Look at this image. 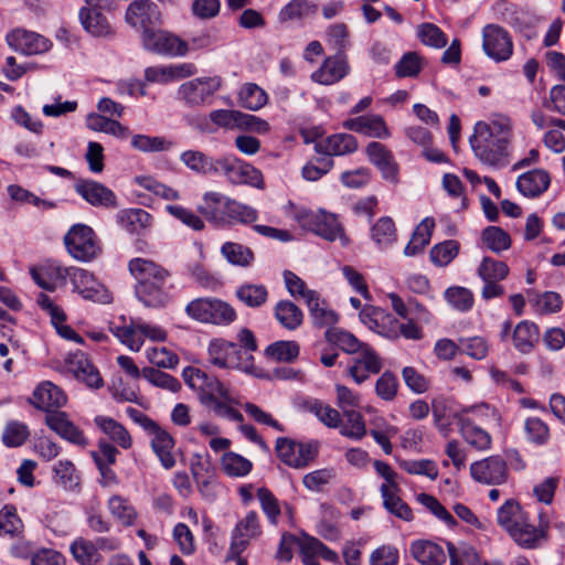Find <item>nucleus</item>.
Masks as SVG:
<instances>
[{
    "label": "nucleus",
    "mask_w": 565,
    "mask_h": 565,
    "mask_svg": "<svg viewBox=\"0 0 565 565\" xmlns=\"http://www.w3.org/2000/svg\"><path fill=\"white\" fill-rule=\"evenodd\" d=\"M512 122L509 117L497 116L490 122L478 121L469 142L475 156L484 164L503 168L509 163Z\"/></svg>",
    "instance_id": "nucleus-1"
},
{
    "label": "nucleus",
    "mask_w": 565,
    "mask_h": 565,
    "mask_svg": "<svg viewBox=\"0 0 565 565\" xmlns=\"http://www.w3.org/2000/svg\"><path fill=\"white\" fill-rule=\"evenodd\" d=\"M129 271L137 280L136 297L149 308H163L172 300L174 284L171 273L147 258H134L128 264Z\"/></svg>",
    "instance_id": "nucleus-2"
},
{
    "label": "nucleus",
    "mask_w": 565,
    "mask_h": 565,
    "mask_svg": "<svg viewBox=\"0 0 565 565\" xmlns=\"http://www.w3.org/2000/svg\"><path fill=\"white\" fill-rule=\"evenodd\" d=\"M182 376L185 384L196 392L201 404L217 417L228 422H243L242 413L235 408L237 402L216 377L194 366L185 367Z\"/></svg>",
    "instance_id": "nucleus-3"
},
{
    "label": "nucleus",
    "mask_w": 565,
    "mask_h": 565,
    "mask_svg": "<svg viewBox=\"0 0 565 565\" xmlns=\"http://www.w3.org/2000/svg\"><path fill=\"white\" fill-rule=\"evenodd\" d=\"M185 313L195 321L215 326H228L237 316L230 303L214 297L190 301L185 307Z\"/></svg>",
    "instance_id": "nucleus-4"
},
{
    "label": "nucleus",
    "mask_w": 565,
    "mask_h": 565,
    "mask_svg": "<svg viewBox=\"0 0 565 565\" xmlns=\"http://www.w3.org/2000/svg\"><path fill=\"white\" fill-rule=\"evenodd\" d=\"M63 241L67 253L82 263H89L102 253L96 233L86 224L77 223L71 226Z\"/></svg>",
    "instance_id": "nucleus-5"
},
{
    "label": "nucleus",
    "mask_w": 565,
    "mask_h": 565,
    "mask_svg": "<svg viewBox=\"0 0 565 565\" xmlns=\"http://www.w3.org/2000/svg\"><path fill=\"white\" fill-rule=\"evenodd\" d=\"M209 362L221 369H238L244 372L254 370V358L248 352H242L237 343L215 339L210 342Z\"/></svg>",
    "instance_id": "nucleus-6"
},
{
    "label": "nucleus",
    "mask_w": 565,
    "mask_h": 565,
    "mask_svg": "<svg viewBox=\"0 0 565 565\" xmlns=\"http://www.w3.org/2000/svg\"><path fill=\"white\" fill-rule=\"evenodd\" d=\"M65 402L64 392L51 382L40 384L31 397V403L36 408L45 411V424H73L67 413L56 409Z\"/></svg>",
    "instance_id": "nucleus-7"
},
{
    "label": "nucleus",
    "mask_w": 565,
    "mask_h": 565,
    "mask_svg": "<svg viewBox=\"0 0 565 565\" xmlns=\"http://www.w3.org/2000/svg\"><path fill=\"white\" fill-rule=\"evenodd\" d=\"M58 275L68 277L73 289L84 299L100 303H109L111 301V295L108 289L88 270L79 267H64L58 268Z\"/></svg>",
    "instance_id": "nucleus-8"
},
{
    "label": "nucleus",
    "mask_w": 565,
    "mask_h": 565,
    "mask_svg": "<svg viewBox=\"0 0 565 565\" xmlns=\"http://www.w3.org/2000/svg\"><path fill=\"white\" fill-rule=\"evenodd\" d=\"M295 220L303 230L313 232L324 239L331 242L337 238L344 239L343 228L338 222L337 216L332 213L300 209L296 211Z\"/></svg>",
    "instance_id": "nucleus-9"
},
{
    "label": "nucleus",
    "mask_w": 565,
    "mask_h": 565,
    "mask_svg": "<svg viewBox=\"0 0 565 565\" xmlns=\"http://www.w3.org/2000/svg\"><path fill=\"white\" fill-rule=\"evenodd\" d=\"M221 85L222 79L218 76L193 78L179 87L178 97L188 106H202L210 103Z\"/></svg>",
    "instance_id": "nucleus-10"
},
{
    "label": "nucleus",
    "mask_w": 565,
    "mask_h": 565,
    "mask_svg": "<svg viewBox=\"0 0 565 565\" xmlns=\"http://www.w3.org/2000/svg\"><path fill=\"white\" fill-rule=\"evenodd\" d=\"M482 49L489 58L503 62L511 57L513 42L504 28L490 23L482 29Z\"/></svg>",
    "instance_id": "nucleus-11"
},
{
    "label": "nucleus",
    "mask_w": 565,
    "mask_h": 565,
    "mask_svg": "<svg viewBox=\"0 0 565 565\" xmlns=\"http://www.w3.org/2000/svg\"><path fill=\"white\" fill-rule=\"evenodd\" d=\"M142 44L146 50L160 55L182 56L188 53V43L164 30L146 31Z\"/></svg>",
    "instance_id": "nucleus-12"
},
{
    "label": "nucleus",
    "mask_w": 565,
    "mask_h": 565,
    "mask_svg": "<svg viewBox=\"0 0 565 565\" xmlns=\"http://www.w3.org/2000/svg\"><path fill=\"white\" fill-rule=\"evenodd\" d=\"M126 22L132 28L142 31H151L152 26L161 21V13L158 6L151 0H134L127 8Z\"/></svg>",
    "instance_id": "nucleus-13"
},
{
    "label": "nucleus",
    "mask_w": 565,
    "mask_h": 565,
    "mask_svg": "<svg viewBox=\"0 0 565 565\" xmlns=\"http://www.w3.org/2000/svg\"><path fill=\"white\" fill-rule=\"evenodd\" d=\"M540 522L537 526L530 523L529 516L525 515L516 526L510 532L512 540L523 548H536L542 541L547 537L548 519L540 513Z\"/></svg>",
    "instance_id": "nucleus-14"
},
{
    "label": "nucleus",
    "mask_w": 565,
    "mask_h": 565,
    "mask_svg": "<svg viewBox=\"0 0 565 565\" xmlns=\"http://www.w3.org/2000/svg\"><path fill=\"white\" fill-rule=\"evenodd\" d=\"M260 533L258 515L255 511H249L232 531L230 555L232 557L241 555L247 548L249 541L259 536Z\"/></svg>",
    "instance_id": "nucleus-15"
},
{
    "label": "nucleus",
    "mask_w": 565,
    "mask_h": 565,
    "mask_svg": "<svg viewBox=\"0 0 565 565\" xmlns=\"http://www.w3.org/2000/svg\"><path fill=\"white\" fill-rule=\"evenodd\" d=\"M470 475L479 483L502 484L508 479L507 463L500 457L491 456L471 463Z\"/></svg>",
    "instance_id": "nucleus-16"
},
{
    "label": "nucleus",
    "mask_w": 565,
    "mask_h": 565,
    "mask_svg": "<svg viewBox=\"0 0 565 565\" xmlns=\"http://www.w3.org/2000/svg\"><path fill=\"white\" fill-rule=\"evenodd\" d=\"M7 43L14 51L25 55L42 54L50 50L49 39L24 29H15L7 35Z\"/></svg>",
    "instance_id": "nucleus-17"
},
{
    "label": "nucleus",
    "mask_w": 565,
    "mask_h": 565,
    "mask_svg": "<svg viewBox=\"0 0 565 565\" xmlns=\"http://www.w3.org/2000/svg\"><path fill=\"white\" fill-rule=\"evenodd\" d=\"M75 192L87 203L97 207H117L116 194L104 184L93 180H79L75 183Z\"/></svg>",
    "instance_id": "nucleus-18"
},
{
    "label": "nucleus",
    "mask_w": 565,
    "mask_h": 565,
    "mask_svg": "<svg viewBox=\"0 0 565 565\" xmlns=\"http://www.w3.org/2000/svg\"><path fill=\"white\" fill-rule=\"evenodd\" d=\"M382 370V361L379 354L367 344H363L358 355L352 359L349 374L355 383L362 384L371 374H377Z\"/></svg>",
    "instance_id": "nucleus-19"
},
{
    "label": "nucleus",
    "mask_w": 565,
    "mask_h": 565,
    "mask_svg": "<svg viewBox=\"0 0 565 565\" xmlns=\"http://www.w3.org/2000/svg\"><path fill=\"white\" fill-rule=\"evenodd\" d=\"M98 1L85 0V6L79 10V20L89 34L105 38L113 33V29Z\"/></svg>",
    "instance_id": "nucleus-20"
},
{
    "label": "nucleus",
    "mask_w": 565,
    "mask_h": 565,
    "mask_svg": "<svg viewBox=\"0 0 565 565\" xmlns=\"http://www.w3.org/2000/svg\"><path fill=\"white\" fill-rule=\"evenodd\" d=\"M66 367L78 381L84 382L88 387L99 388L103 386V379L98 370L92 364L88 356L76 351L70 353L65 360Z\"/></svg>",
    "instance_id": "nucleus-21"
},
{
    "label": "nucleus",
    "mask_w": 565,
    "mask_h": 565,
    "mask_svg": "<svg viewBox=\"0 0 565 565\" xmlns=\"http://www.w3.org/2000/svg\"><path fill=\"white\" fill-rule=\"evenodd\" d=\"M350 73V65L345 54H334L324 60L321 66L312 73L313 82L322 85H332L340 82Z\"/></svg>",
    "instance_id": "nucleus-22"
},
{
    "label": "nucleus",
    "mask_w": 565,
    "mask_h": 565,
    "mask_svg": "<svg viewBox=\"0 0 565 565\" xmlns=\"http://www.w3.org/2000/svg\"><path fill=\"white\" fill-rule=\"evenodd\" d=\"M366 154L385 180L397 182L398 166L393 153L384 145L377 141L370 142L366 147Z\"/></svg>",
    "instance_id": "nucleus-23"
},
{
    "label": "nucleus",
    "mask_w": 565,
    "mask_h": 565,
    "mask_svg": "<svg viewBox=\"0 0 565 565\" xmlns=\"http://www.w3.org/2000/svg\"><path fill=\"white\" fill-rule=\"evenodd\" d=\"M145 428L151 437V447L158 456L161 465L166 469L172 468L175 465V459L172 455V449L174 448L173 437L162 429L161 426H145Z\"/></svg>",
    "instance_id": "nucleus-24"
},
{
    "label": "nucleus",
    "mask_w": 565,
    "mask_h": 565,
    "mask_svg": "<svg viewBox=\"0 0 565 565\" xmlns=\"http://www.w3.org/2000/svg\"><path fill=\"white\" fill-rule=\"evenodd\" d=\"M358 149L356 139L350 134H335L322 139L315 145L317 153L324 158L345 156Z\"/></svg>",
    "instance_id": "nucleus-25"
},
{
    "label": "nucleus",
    "mask_w": 565,
    "mask_h": 565,
    "mask_svg": "<svg viewBox=\"0 0 565 565\" xmlns=\"http://www.w3.org/2000/svg\"><path fill=\"white\" fill-rule=\"evenodd\" d=\"M550 183L551 177L546 170L533 169L521 174L515 185L522 195L537 198L548 189Z\"/></svg>",
    "instance_id": "nucleus-26"
},
{
    "label": "nucleus",
    "mask_w": 565,
    "mask_h": 565,
    "mask_svg": "<svg viewBox=\"0 0 565 565\" xmlns=\"http://www.w3.org/2000/svg\"><path fill=\"white\" fill-rule=\"evenodd\" d=\"M409 552L422 565H443L447 559L444 548L428 540H417L411 544Z\"/></svg>",
    "instance_id": "nucleus-27"
},
{
    "label": "nucleus",
    "mask_w": 565,
    "mask_h": 565,
    "mask_svg": "<svg viewBox=\"0 0 565 565\" xmlns=\"http://www.w3.org/2000/svg\"><path fill=\"white\" fill-rule=\"evenodd\" d=\"M345 127L373 138H386L388 136V129L380 115L359 116L348 120Z\"/></svg>",
    "instance_id": "nucleus-28"
},
{
    "label": "nucleus",
    "mask_w": 565,
    "mask_h": 565,
    "mask_svg": "<svg viewBox=\"0 0 565 565\" xmlns=\"http://www.w3.org/2000/svg\"><path fill=\"white\" fill-rule=\"evenodd\" d=\"M273 313L279 326L288 331H295L303 323L302 310L290 300H279Z\"/></svg>",
    "instance_id": "nucleus-29"
},
{
    "label": "nucleus",
    "mask_w": 565,
    "mask_h": 565,
    "mask_svg": "<svg viewBox=\"0 0 565 565\" xmlns=\"http://www.w3.org/2000/svg\"><path fill=\"white\" fill-rule=\"evenodd\" d=\"M215 157L198 150L188 149L180 153V162L196 175L211 177Z\"/></svg>",
    "instance_id": "nucleus-30"
},
{
    "label": "nucleus",
    "mask_w": 565,
    "mask_h": 565,
    "mask_svg": "<svg viewBox=\"0 0 565 565\" xmlns=\"http://www.w3.org/2000/svg\"><path fill=\"white\" fill-rule=\"evenodd\" d=\"M540 337L539 328L534 322L523 320L519 322L512 332L514 348L523 354L530 353L537 343Z\"/></svg>",
    "instance_id": "nucleus-31"
},
{
    "label": "nucleus",
    "mask_w": 565,
    "mask_h": 565,
    "mask_svg": "<svg viewBox=\"0 0 565 565\" xmlns=\"http://www.w3.org/2000/svg\"><path fill=\"white\" fill-rule=\"evenodd\" d=\"M227 198L218 192H206L198 211L210 222L221 223L225 221Z\"/></svg>",
    "instance_id": "nucleus-32"
},
{
    "label": "nucleus",
    "mask_w": 565,
    "mask_h": 565,
    "mask_svg": "<svg viewBox=\"0 0 565 565\" xmlns=\"http://www.w3.org/2000/svg\"><path fill=\"white\" fill-rule=\"evenodd\" d=\"M434 227L435 220L433 217H425L415 228L411 241L405 246L404 255L412 257L423 253L430 242Z\"/></svg>",
    "instance_id": "nucleus-33"
},
{
    "label": "nucleus",
    "mask_w": 565,
    "mask_h": 565,
    "mask_svg": "<svg viewBox=\"0 0 565 565\" xmlns=\"http://www.w3.org/2000/svg\"><path fill=\"white\" fill-rule=\"evenodd\" d=\"M268 289L262 284L245 282L236 288L235 296L249 308H259L268 300Z\"/></svg>",
    "instance_id": "nucleus-34"
},
{
    "label": "nucleus",
    "mask_w": 565,
    "mask_h": 565,
    "mask_svg": "<svg viewBox=\"0 0 565 565\" xmlns=\"http://www.w3.org/2000/svg\"><path fill=\"white\" fill-rule=\"evenodd\" d=\"M527 515L514 499L507 500L497 511V522L509 534Z\"/></svg>",
    "instance_id": "nucleus-35"
},
{
    "label": "nucleus",
    "mask_w": 565,
    "mask_h": 565,
    "mask_svg": "<svg viewBox=\"0 0 565 565\" xmlns=\"http://www.w3.org/2000/svg\"><path fill=\"white\" fill-rule=\"evenodd\" d=\"M337 391V398L338 404L341 407L342 412L348 418L349 424H363L362 423V416L356 411V407L359 406V396L354 394L349 387L337 384L335 385Z\"/></svg>",
    "instance_id": "nucleus-36"
},
{
    "label": "nucleus",
    "mask_w": 565,
    "mask_h": 565,
    "mask_svg": "<svg viewBox=\"0 0 565 565\" xmlns=\"http://www.w3.org/2000/svg\"><path fill=\"white\" fill-rule=\"evenodd\" d=\"M70 551L81 565H97L102 558L94 542L84 537H77L70 546Z\"/></svg>",
    "instance_id": "nucleus-37"
},
{
    "label": "nucleus",
    "mask_w": 565,
    "mask_h": 565,
    "mask_svg": "<svg viewBox=\"0 0 565 565\" xmlns=\"http://www.w3.org/2000/svg\"><path fill=\"white\" fill-rule=\"evenodd\" d=\"M399 487L397 489H386V487H381L380 492L383 499L384 508L395 516L404 520L411 521L413 519V513L411 508L399 498Z\"/></svg>",
    "instance_id": "nucleus-38"
},
{
    "label": "nucleus",
    "mask_w": 565,
    "mask_h": 565,
    "mask_svg": "<svg viewBox=\"0 0 565 565\" xmlns=\"http://www.w3.org/2000/svg\"><path fill=\"white\" fill-rule=\"evenodd\" d=\"M140 327L141 319H135L128 326L115 328L113 333L128 349L138 352L143 345Z\"/></svg>",
    "instance_id": "nucleus-39"
},
{
    "label": "nucleus",
    "mask_w": 565,
    "mask_h": 565,
    "mask_svg": "<svg viewBox=\"0 0 565 565\" xmlns=\"http://www.w3.org/2000/svg\"><path fill=\"white\" fill-rule=\"evenodd\" d=\"M306 303L315 326L322 328L338 322L339 316L321 303L318 292L309 294V299Z\"/></svg>",
    "instance_id": "nucleus-40"
},
{
    "label": "nucleus",
    "mask_w": 565,
    "mask_h": 565,
    "mask_svg": "<svg viewBox=\"0 0 565 565\" xmlns=\"http://www.w3.org/2000/svg\"><path fill=\"white\" fill-rule=\"evenodd\" d=\"M118 220L127 232L139 233L150 225L152 217L143 209H129L120 211Z\"/></svg>",
    "instance_id": "nucleus-41"
},
{
    "label": "nucleus",
    "mask_w": 565,
    "mask_h": 565,
    "mask_svg": "<svg viewBox=\"0 0 565 565\" xmlns=\"http://www.w3.org/2000/svg\"><path fill=\"white\" fill-rule=\"evenodd\" d=\"M86 126L90 130L102 131L116 137L125 138L128 136L129 130L119 121L109 119L99 114H89L86 118Z\"/></svg>",
    "instance_id": "nucleus-42"
},
{
    "label": "nucleus",
    "mask_w": 565,
    "mask_h": 565,
    "mask_svg": "<svg viewBox=\"0 0 565 565\" xmlns=\"http://www.w3.org/2000/svg\"><path fill=\"white\" fill-rule=\"evenodd\" d=\"M231 184L264 189V178L260 170L241 159Z\"/></svg>",
    "instance_id": "nucleus-43"
},
{
    "label": "nucleus",
    "mask_w": 565,
    "mask_h": 565,
    "mask_svg": "<svg viewBox=\"0 0 565 565\" xmlns=\"http://www.w3.org/2000/svg\"><path fill=\"white\" fill-rule=\"evenodd\" d=\"M238 100L242 107L255 111L267 104L268 96L258 85L248 83L241 88Z\"/></svg>",
    "instance_id": "nucleus-44"
},
{
    "label": "nucleus",
    "mask_w": 565,
    "mask_h": 565,
    "mask_svg": "<svg viewBox=\"0 0 565 565\" xmlns=\"http://www.w3.org/2000/svg\"><path fill=\"white\" fill-rule=\"evenodd\" d=\"M221 253L234 266L247 267L254 260V253L249 247L234 242L224 243Z\"/></svg>",
    "instance_id": "nucleus-45"
},
{
    "label": "nucleus",
    "mask_w": 565,
    "mask_h": 565,
    "mask_svg": "<svg viewBox=\"0 0 565 565\" xmlns=\"http://www.w3.org/2000/svg\"><path fill=\"white\" fill-rule=\"evenodd\" d=\"M317 6L309 0H291L279 12V21H295L308 18L317 12Z\"/></svg>",
    "instance_id": "nucleus-46"
},
{
    "label": "nucleus",
    "mask_w": 565,
    "mask_h": 565,
    "mask_svg": "<svg viewBox=\"0 0 565 565\" xmlns=\"http://www.w3.org/2000/svg\"><path fill=\"white\" fill-rule=\"evenodd\" d=\"M23 531V522L17 513V508L7 504L0 510V535L19 536Z\"/></svg>",
    "instance_id": "nucleus-47"
},
{
    "label": "nucleus",
    "mask_w": 565,
    "mask_h": 565,
    "mask_svg": "<svg viewBox=\"0 0 565 565\" xmlns=\"http://www.w3.org/2000/svg\"><path fill=\"white\" fill-rule=\"evenodd\" d=\"M265 352L274 361L290 363L298 358L300 347L296 341L281 340L269 344Z\"/></svg>",
    "instance_id": "nucleus-48"
},
{
    "label": "nucleus",
    "mask_w": 565,
    "mask_h": 565,
    "mask_svg": "<svg viewBox=\"0 0 565 565\" xmlns=\"http://www.w3.org/2000/svg\"><path fill=\"white\" fill-rule=\"evenodd\" d=\"M326 41L337 53L345 54L351 46L350 32L344 23H334L326 30Z\"/></svg>",
    "instance_id": "nucleus-49"
},
{
    "label": "nucleus",
    "mask_w": 565,
    "mask_h": 565,
    "mask_svg": "<svg viewBox=\"0 0 565 565\" xmlns=\"http://www.w3.org/2000/svg\"><path fill=\"white\" fill-rule=\"evenodd\" d=\"M447 548L450 565H481L477 551L468 544L456 545L447 542Z\"/></svg>",
    "instance_id": "nucleus-50"
},
{
    "label": "nucleus",
    "mask_w": 565,
    "mask_h": 565,
    "mask_svg": "<svg viewBox=\"0 0 565 565\" xmlns=\"http://www.w3.org/2000/svg\"><path fill=\"white\" fill-rule=\"evenodd\" d=\"M482 242L493 253L500 254L511 246V237L508 232L498 226H488L482 231Z\"/></svg>",
    "instance_id": "nucleus-51"
},
{
    "label": "nucleus",
    "mask_w": 565,
    "mask_h": 565,
    "mask_svg": "<svg viewBox=\"0 0 565 565\" xmlns=\"http://www.w3.org/2000/svg\"><path fill=\"white\" fill-rule=\"evenodd\" d=\"M417 38L420 42L434 49H443L447 45L448 39L444 31L434 23H422L417 26Z\"/></svg>",
    "instance_id": "nucleus-52"
},
{
    "label": "nucleus",
    "mask_w": 565,
    "mask_h": 565,
    "mask_svg": "<svg viewBox=\"0 0 565 565\" xmlns=\"http://www.w3.org/2000/svg\"><path fill=\"white\" fill-rule=\"evenodd\" d=\"M222 468L227 476L242 478L250 472L253 463L238 454L226 452L222 457Z\"/></svg>",
    "instance_id": "nucleus-53"
},
{
    "label": "nucleus",
    "mask_w": 565,
    "mask_h": 565,
    "mask_svg": "<svg viewBox=\"0 0 565 565\" xmlns=\"http://www.w3.org/2000/svg\"><path fill=\"white\" fill-rule=\"evenodd\" d=\"M478 275L482 281H500L508 277L509 267L504 262L484 257L479 265Z\"/></svg>",
    "instance_id": "nucleus-54"
},
{
    "label": "nucleus",
    "mask_w": 565,
    "mask_h": 565,
    "mask_svg": "<svg viewBox=\"0 0 565 565\" xmlns=\"http://www.w3.org/2000/svg\"><path fill=\"white\" fill-rule=\"evenodd\" d=\"M131 146L142 152H160L170 150L173 142L164 137L135 135L131 139Z\"/></svg>",
    "instance_id": "nucleus-55"
},
{
    "label": "nucleus",
    "mask_w": 565,
    "mask_h": 565,
    "mask_svg": "<svg viewBox=\"0 0 565 565\" xmlns=\"http://www.w3.org/2000/svg\"><path fill=\"white\" fill-rule=\"evenodd\" d=\"M326 339L350 354L358 353L363 347L352 333L340 329H328Z\"/></svg>",
    "instance_id": "nucleus-56"
},
{
    "label": "nucleus",
    "mask_w": 565,
    "mask_h": 565,
    "mask_svg": "<svg viewBox=\"0 0 565 565\" xmlns=\"http://www.w3.org/2000/svg\"><path fill=\"white\" fill-rule=\"evenodd\" d=\"M54 481L65 490H74L79 484V477L71 461H58L54 467Z\"/></svg>",
    "instance_id": "nucleus-57"
},
{
    "label": "nucleus",
    "mask_w": 565,
    "mask_h": 565,
    "mask_svg": "<svg viewBox=\"0 0 565 565\" xmlns=\"http://www.w3.org/2000/svg\"><path fill=\"white\" fill-rule=\"evenodd\" d=\"M142 377L153 386L173 393L181 388V383L174 376L153 367H145L142 370Z\"/></svg>",
    "instance_id": "nucleus-58"
},
{
    "label": "nucleus",
    "mask_w": 565,
    "mask_h": 565,
    "mask_svg": "<svg viewBox=\"0 0 565 565\" xmlns=\"http://www.w3.org/2000/svg\"><path fill=\"white\" fill-rule=\"evenodd\" d=\"M372 238L379 246H387L396 238V228L388 216L381 217L372 227Z\"/></svg>",
    "instance_id": "nucleus-59"
},
{
    "label": "nucleus",
    "mask_w": 565,
    "mask_h": 565,
    "mask_svg": "<svg viewBox=\"0 0 565 565\" xmlns=\"http://www.w3.org/2000/svg\"><path fill=\"white\" fill-rule=\"evenodd\" d=\"M459 248L457 241H445L430 249V259L437 266H447L458 255Z\"/></svg>",
    "instance_id": "nucleus-60"
},
{
    "label": "nucleus",
    "mask_w": 565,
    "mask_h": 565,
    "mask_svg": "<svg viewBox=\"0 0 565 565\" xmlns=\"http://www.w3.org/2000/svg\"><path fill=\"white\" fill-rule=\"evenodd\" d=\"M302 408L315 414L322 424H339L340 422V413L321 401H307L303 403Z\"/></svg>",
    "instance_id": "nucleus-61"
},
{
    "label": "nucleus",
    "mask_w": 565,
    "mask_h": 565,
    "mask_svg": "<svg viewBox=\"0 0 565 565\" xmlns=\"http://www.w3.org/2000/svg\"><path fill=\"white\" fill-rule=\"evenodd\" d=\"M447 302L456 310L465 312L472 308V292L465 287H449L445 291Z\"/></svg>",
    "instance_id": "nucleus-62"
},
{
    "label": "nucleus",
    "mask_w": 565,
    "mask_h": 565,
    "mask_svg": "<svg viewBox=\"0 0 565 565\" xmlns=\"http://www.w3.org/2000/svg\"><path fill=\"white\" fill-rule=\"evenodd\" d=\"M108 509L122 525H130L136 518L134 508L126 499L119 495H113L108 500Z\"/></svg>",
    "instance_id": "nucleus-63"
},
{
    "label": "nucleus",
    "mask_w": 565,
    "mask_h": 565,
    "mask_svg": "<svg viewBox=\"0 0 565 565\" xmlns=\"http://www.w3.org/2000/svg\"><path fill=\"white\" fill-rule=\"evenodd\" d=\"M334 478L335 470L333 468H323L305 475L302 483L308 490L320 492L323 487L329 484Z\"/></svg>",
    "instance_id": "nucleus-64"
}]
</instances>
